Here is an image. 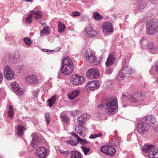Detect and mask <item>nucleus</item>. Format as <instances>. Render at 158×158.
Masks as SVG:
<instances>
[{
    "instance_id": "nucleus-37",
    "label": "nucleus",
    "mask_w": 158,
    "mask_h": 158,
    "mask_svg": "<svg viewBox=\"0 0 158 158\" xmlns=\"http://www.w3.org/2000/svg\"><path fill=\"white\" fill-rule=\"evenodd\" d=\"M25 130V129L24 126H19L18 128V134L22 136L23 134V133L24 130Z\"/></svg>"
},
{
    "instance_id": "nucleus-5",
    "label": "nucleus",
    "mask_w": 158,
    "mask_h": 158,
    "mask_svg": "<svg viewBox=\"0 0 158 158\" xmlns=\"http://www.w3.org/2000/svg\"><path fill=\"white\" fill-rule=\"evenodd\" d=\"M132 72V69L128 66L122 67L121 70L117 77V79L121 81L126 77H129Z\"/></svg>"
},
{
    "instance_id": "nucleus-61",
    "label": "nucleus",
    "mask_w": 158,
    "mask_h": 158,
    "mask_svg": "<svg viewBox=\"0 0 158 158\" xmlns=\"http://www.w3.org/2000/svg\"><path fill=\"white\" fill-rule=\"evenodd\" d=\"M33 0H25L27 2H31Z\"/></svg>"
},
{
    "instance_id": "nucleus-46",
    "label": "nucleus",
    "mask_w": 158,
    "mask_h": 158,
    "mask_svg": "<svg viewBox=\"0 0 158 158\" xmlns=\"http://www.w3.org/2000/svg\"><path fill=\"white\" fill-rule=\"evenodd\" d=\"M127 66H128V63H126V59H123L122 62V67H126Z\"/></svg>"
},
{
    "instance_id": "nucleus-4",
    "label": "nucleus",
    "mask_w": 158,
    "mask_h": 158,
    "mask_svg": "<svg viewBox=\"0 0 158 158\" xmlns=\"http://www.w3.org/2000/svg\"><path fill=\"white\" fill-rule=\"evenodd\" d=\"M114 55L115 53L113 52L109 54L108 55L105 63L106 65V67L105 73V74L110 75L112 72L113 70L112 69L108 67H109L113 64L115 60V58L114 56Z\"/></svg>"
},
{
    "instance_id": "nucleus-21",
    "label": "nucleus",
    "mask_w": 158,
    "mask_h": 158,
    "mask_svg": "<svg viewBox=\"0 0 158 158\" xmlns=\"http://www.w3.org/2000/svg\"><path fill=\"white\" fill-rule=\"evenodd\" d=\"M19 58L18 52H17L13 54H10L8 57L9 60L12 62H17Z\"/></svg>"
},
{
    "instance_id": "nucleus-36",
    "label": "nucleus",
    "mask_w": 158,
    "mask_h": 158,
    "mask_svg": "<svg viewBox=\"0 0 158 158\" xmlns=\"http://www.w3.org/2000/svg\"><path fill=\"white\" fill-rule=\"evenodd\" d=\"M88 142L85 140L83 139L80 138H77V144L80 143L81 145L83 146L88 144Z\"/></svg>"
},
{
    "instance_id": "nucleus-44",
    "label": "nucleus",
    "mask_w": 158,
    "mask_h": 158,
    "mask_svg": "<svg viewBox=\"0 0 158 158\" xmlns=\"http://www.w3.org/2000/svg\"><path fill=\"white\" fill-rule=\"evenodd\" d=\"M45 119L47 124H48L50 122V117L49 114H46L45 115Z\"/></svg>"
},
{
    "instance_id": "nucleus-55",
    "label": "nucleus",
    "mask_w": 158,
    "mask_h": 158,
    "mask_svg": "<svg viewBox=\"0 0 158 158\" xmlns=\"http://www.w3.org/2000/svg\"><path fill=\"white\" fill-rule=\"evenodd\" d=\"M147 39V38L146 36H143L141 39L140 40V43L141 44H142L143 43V41L144 40H146Z\"/></svg>"
},
{
    "instance_id": "nucleus-9",
    "label": "nucleus",
    "mask_w": 158,
    "mask_h": 158,
    "mask_svg": "<svg viewBox=\"0 0 158 158\" xmlns=\"http://www.w3.org/2000/svg\"><path fill=\"white\" fill-rule=\"evenodd\" d=\"M84 55L85 59L89 62L94 63L97 60V58L95 55L92 53L89 50H86Z\"/></svg>"
},
{
    "instance_id": "nucleus-22",
    "label": "nucleus",
    "mask_w": 158,
    "mask_h": 158,
    "mask_svg": "<svg viewBox=\"0 0 158 158\" xmlns=\"http://www.w3.org/2000/svg\"><path fill=\"white\" fill-rule=\"evenodd\" d=\"M147 48L150 50V52L152 54L156 53L158 48L153 43L149 42L147 44Z\"/></svg>"
},
{
    "instance_id": "nucleus-11",
    "label": "nucleus",
    "mask_w": 158,
    "mask_h": 158,
    "mask_svg": "<svg viewBox=\"0 0 158 158\" xmlns=\"http://www.w3.org/2000/svg\"><path fill=\"white\" fill-rule=\"evenodd\" d=\"M102 31L105 35H108L110 33H112L114 29L111 24L106 22L102 26Z\"/></svg>"
},
{
    "instance_id": "nucleus-14",
    "label": "nucleus",
    "mask_w": 158,
    "mask_h": 158,
    "mask_svg": "<svg viewBox=\"0 0 158 158\" xmlns=\"http://www.w3.org/2000/svg\"><path fill=\"white\" fill-rule=\"evenodd\" d=\"M142 120L148 126L150 127L155 122L156 119L152 115H148L144 117Z\"/></svg>"
},
{
    "instance_id": "nucleus-56",
    "label": "nucleus",
    "mask_w": 158,
    "mask_h": 158,
    "mask_svg": "<svg viewBox=\"0 0 158 158\" xmlns=\"http://www.w3.org/2000/svg\"><path fill=\"white\" fill-rule=\"evenodd\" d=\"M153 68H152L149 70V73L151 74L152 75L153 74Z\"/></svg>"
},
{
    "instance_id": "nucleus-1",
    "label": "nucleus",
    "mask_w": 158,
    "mask_h": 158,
    "mask_svg": "<svg viewBox=\"0 0 158 158\" xmlns=\"http://www.w3.org/2000/svg\"><path fill=\"white\" fill-rule=\"evenodd\" d=\"M106 112L109 115L116 113L118 110L117 99L115 97L107 98L105 100Z\"/></svg>"
},
{
    "instance_id": "nucleus-3",
    "label": "nucleus",
    "mask_w": 158,
    "mask_h": 158,
    "mask_svg": "<svg viewBox=\"0 0 158 158\" xmlns=\"http://www.w3.org/2000/svg\"><path fill=\"white\" fill-rule=\"evenodd\" d=\"M146 31L147 34L152 35L158 32V21L151 20L147 23Z\"/></svg>"
},
{
    "instance_id": "nucleus-64",
    "label": "nucleus",
    "mask_w": 158,
    "mask_h": 158,
    "mask_svg": "<svg viewBox=\"0 0 158 158\" xmlns=\"http://www.w3.org/2000/svg\"><path fill=\"white\" fill-rule=\"evenodd\" d=\"M57 49H58V51H59V50H60V48H58Z\"/></svg>"
},
{
    "instance_id": "nucleus-8",
    "label": "nucleus",
    "mask_w": 158,
    "mask_h": 158,
    "mask_svg": "<svg viewBox=\"0 0 158 158\" xmlns=\"http://www.w3.org/2000/svg\"><path fill=\"white\" fill-rule=\"evenodd\" d=\"M99 73L97 69L92 68L87 70L86 73V76L89 78H97L99 77Z\"/></svg>"
},
{
    "instance_id": "nucleus-58",
    "label": "nucleus",
    "mask_w": 158,
    "mask_h": 158,
    "mask_svg": "<svg viewBox=\"0 0 158 158\" xmlns=\"http://www.w3.org/2000/svg\"><path fill=\"white\" fill-rule=\"evenodd\" d=\"M3 78L2 75L0 73V82L2 81Z\"/></svg>"
},
{
    "instance_id": "nucleus-42",
    "label": "nucleus",
    "mask_w": 158,
    "mask_h": 158,
    "mask_svg": "<svg viewBox=\"0 0 158 158\" xmlns=\"http://www.w3.org/2000/svg\"><path fill=\"white\" fill-rule=\"evenodd\" d=\"M102 135V133L100 132L98 134H96L94 135H91L89 137V138L95 139L97 137H101Z\"/></svg>"
},
{
    "instance_id": "nucleus-19",
    "label": "nucleus",
    "mask_w": 158,
    "mask_h": 158,
    "mask_svg": "<svg viewBox=\"0 0 158 158\" xmlns=\"http://www.w3.org/2000/svg\"><path fill=\"white\" fill-rule=\"evenodd\" d=\"M31 136L32 139L31 143V145L32 147H36L41 143V141L36 133H33Z\"/></svg>"
},
{
    "instance_id": "nucleus-45",
    "label": "nucleus",
    "mask_w": 158,
    "mask_h": 158,
    "mask_svg": "<svg viewBox=\"0 0 158 158\" xmlns=\"http://www.w3.org/2000/svg\"><path fill=\"white\" fill-rule=\"evenodd\" d=\"M32 15L31 13L29 15H28L27 17L26 18V21L29 23H31L32 22Z\"/></svg>"
},
{
    "instance_id": "nucleus-28",
    "label": "nucleus",
    "mask_w": 158,
    "mask_h": 158,
    "mask_svg": "<svg viewBox=\"0 0 158 158\" xmlns=\"http://www.w3.org/2000/svg\"><path fill=\"white\" fill-rule=\"evenodd\" d=\"M154 145H152L145 144L143 147L142 150L146 153L149 152L151 151Z\"/></svg>"
},
{
    "instance_id": "nucleus-17",
    "label": "nucleus",
    "mask_w": 158,
    "mask_h": 158,
    "mask_svg": "<svg viewBox=\"0 0 158 158\" xmlns=\"http://www.w3.org/2000/svg\"><path fill=\"white\" fill-rule=\"evenodd\" d=\"M26 81L27 83L32 86L37 84L38 82L36 76L34 75H31L27 76L26 78Z\"/></svg>"
},
{
    "instance_id": "nucleus-59",
    "label": "nucleus",
    "mask_w": 158,
    "mask_h": 158,
    "mask_svg": "<svg viewBox=\"0 0 158 158\" xmlns=\"http://www.w3.org/2000/svg\"><path fill=\"white\" fill-rule=\"evenodd\" d=\"M49 51H50L49 50V49H43V52H49Z\"/></svg>"
},
{
    "instance_id": "nucleus-40",
    "label": "nucleus",
    "mask_w": 158,
    "mask_h": 158,
    "mask_svg": "<svg viewBox=\"0 0 158 158\" xmlns=\"http://www.w3.org/2000/svg\"><path fill=\"white\" fill-rule=\"evenodd\" d=\"M81 148L84 152V154L86 155L87 154V153L90 151V149L85 146H81Z\"/></svg>"
},
{
    "instance_id": "nucleus-54",
    "label": "nucleus",
    "mask_w": 158,
    "mask_h": 158,
    "mask_svg": "<svg viewBox=\"0 0 158 158\" xmlns=\"http://www.w3.org/2000/svg\"><path fill=\"white\" fill-rule=\"evenodd\" d=\"M114 145L117 147H119L120 145L119 142L118 140H116L115 141V142L114 143Z\"/></svg>"
},
{
    "instance_id": "nucleus-47",
    "label": "nucleus",
    "mask_w": 158,
    "mask_h": 158,
    "mask_svg": "<svg viewBox=\"0 0 158 158\" xmlns=\"http://www.w3.org/2000/svg\"><path fill=\"white\" fill-rule=\"evenodd\" d=\"M72 14L73 16H78L81 15L79 12L76 11L73 12Z\"/></svg>"
},
{
    "instance_id": "nucleus-52",
    "label": "nucleus",
    "mask_w": 158,
    "mask_h": 158,
    "mask_svg": "<svg viewBox=\"0 0 158 158\" xmlns=\"http://www.w3.org/2000/svg\"><path fill=\"white\" fill-rule=\"evenodd\" d=\"M155 69L156 72H158V61L155 63Z\"/></svg>"
},
{
    "instance_id": "nucleus-20",
    "label": "nucleus",
    "mask_w": 158,
    "mask_h": 158,
    "mask_svg": "<svg viewBox=\"0 0 158 158\" xmlns=\"http://www.w3.org/2000/svg\"><path fill=\"white\" fill-rule=\"evenodd\" d=\"M148 156L150 158H158V148L154 146L149 152Z\"/></svg>"
},
{
    "instance_id": "nucleus-30",
    "label": "nucleus",
    "mask_w": 158,
    "mask_h": 158,
    "mask_svg": "<svg viewBox=\"0 0 158 158\" xmlns=\"http://www.w3.org/2000/svg\"><path fill=\"white\" fill-rule=\"evenodd\" d=\"M70 158H81V155L77 151H71Z\"/></svg>"
},
{
    "instance_id": "nucleus-51",
    "label": "nucleus",
    "mask_w": 158,
    "mask_h": 158,
    "mask_svg": "<svg viewBox=\"0 0 158 158\" xmlns=\"http://www.w3.org/2000/svg\"><path fill=\"white\" fill-rule=\"evenodd\" d=\"M83 129H82V133H84V136L85 135V133L87 132V129L86 128H85V127L83 126Z\"/></svg>"
},
{
    "instance_id": "nucleus-6",
    "label": "nucleus",
    "mask_w": 158,
    "mask_h": 158,
    "mask_svg": "<svg viewBox=\"0 0 158 158\" xmlns=\"http://www.w3.org/2000/svg\"><path fill=\"white\" fill-rule=\"evenodd\" d=\"M145 98V94L143 92L138 93L133 95L131 94L127 97V98L131 102L134 103H136L143 100Z\"/></svg>"
},
{
    "instance_id": "nucleus-41",
    "label": "nucleus",
    "mask_w": 158,
    "mask_h": 158,
    "mask_svg": "<svg viewBox=\"0 0 158 158\" xmlns=\"http://www.w3.org/2000/svg\"><path fill=\"white\" fill-rule=\"evenodd\" d=\"M107 146L105 145L102 146L100 148V151L101 152L105 153L106 155V153H107L106 152H107V149L108 148V147H107Z\"/></svg>"
},
{
    "instance_id": "nucleus-24",
    "label": "nucleus",
    "mask_w": 158,
    "mask_h": 158,
    "mask_svg": "<svg viewBox=\"0 0 158 158\" xmlns=\"http://www.w3.org/2000/svg\"><path fill=\"white\" fill-rule=\"evenodd\" d=\"M136 2L139 5L138 10L137 11L138 13L142 11L147 5L146 3L143 2L142 0H136Z\"/></svg>"
},
{
    "instance_id": "nucleus-25",
    "label": "nucleus",
    "mask_w": 158,
    "mask_h": 158,
    "mask_svg": "<svg viewBox=\"0 0 158 158\" xmlns=\"http://www.w3.org/2000/svg\"><path fill=\"white\" fill-rule=\"evenodd\" d=\"M85 30L88 36L89 37H94L95 36L97 33V31L93 29L91 27H86Z\"/></svg>"
},
{
    "instance_id": "nucleus-12",
    "label": "nucleus",
    "mask_w": 158,
    "mask_h": 158,
    "mask_svg": "<svg viewBox=\"0 0 158 158\" xmlns=\"http://www.w3.org/2000/svg\"><path fill=\"white\" fill-rule=\"evenodd\" d=\"M10 86L17 95H22L24 93L23 90L20 88L18 83L16 82H13L11 84Z\"/></svg>"
},
{
    "instance_id": "nucleus-18",
    "label": "nucleus",
    "mask_w": 158,
    "mask_h": 158,
    "mask_svg": "<svg viewBox=\"0 0 158 158\" xmlns=\"http://www.w3.org/2000/svg\"><path fill=\"white\" fill-rule=\"evenodd\" d=\"M36 154L40 158H45L47 153L46 148L44 147H40L36 150Z\"/></svg>"
},
{
    "instance_id": "nucleus-43",
    "label": "nucleus",
    "mask_w": 158,
    "mask_h": 158,
    "mask_svg": "<svg viewBox=\"0 0 158 158\" xmlns=\"http://www.w3.org/2000/svg\"><path fill=\"white\" fill-rule=\"evenodd\" d=\"M24 41L25 44L28 45H29L31 44V40L29 38H25L24 39Z\"/></svg>"
},
{
    "instance_id": "nucleus-15",
    "label": "nucleus",
    "mask_w": 158,
    "mask_h": 158,
    "mask_svg": "<svg viewBox=\"0 0 158 158\" xmlns=\"http://www.w3.org/2000/svg\"><path fill=\"white\" fill-rule=\"evenodd\" d=\"M90 117V115L87 113H85L81 114L77 118V121L79 125H82L85 123Z\"/></svg>"
},
{
    "instance_id": "nucleus-38",
    "label": "nucleus",
    "mask_w": 158,
    "mask_h": 158,
    "mask_svg": "<svg viewBox=\"0 0 158 158\" xmlns=\"http://www.w3.org/2000/svg\"><path fill=\"white\" fill-rule=\"evenodd\" d=\"M58 151L60 153L64 155L66 157L69 156L70 153V151L69 150H67V151H64L63 150H62L60 149H58Z\"/></svg>"
},
{
    "instance_id": "nucleus-32",
    "label": "nucleus",
    "mask_w": 158,
    "mask_h": 158,
    "mask_svg": "<svg viewBox=\"0 0 158 158\" xmlns=\"http://www.w3.org/2000/svg\"><path fill=\"white\" fill-rule=\"evenodd\" d=\"M61 120L64 123H67L69 122V119L67 115L64 113H62L60 114Z\"/></svg>"
},
{
    "instance_id": "nucleus-57",
    "label": "nucleus",
    "mask_w": 158,
    "mask_h": 158,
    "mask_svg": "<svg viewBox=\"0 0 158 158\" xmlns=\"http://www.w3.org/2000/svg\"><path fill=\"white\" fill-rule=\"evenodd\" d=\"M13 108L12 106H10L9 107V110L8 111H12Z\"/></svg>"
},
{
    "instance_id": "nucleus-31",
    "label": "nucleus",
    "mask_w": 158,
    "mask_h": 158,
    "mask_svg": "<svg viewBox=\"0 0 158 158\" xmlns=\"http://www.w3.org/2000/svg\"><path fill=\"white\" fill-rule=\"evenodd\" d=\"M56 99V96H53L47 100L48 105L49 107H51L55 103Z\"/></svg>"
},
{
    "instance_id": "nucleus-34",
    "label": "nucleus",
    "mask_w": 158,
    "mask_h": 158,
    "mask_svg": "<svg viewBox=\"0 0 158 158\" xmlns=\"http://www.w3.org/2000/svg\"><path fill=\"white\" fill-rule=\"evenodd\" d=\"M83 126L82 125H79L78 126H77L76 127L75 130L77 133L80 134L81 136H84V133H82V129Z\"/></svg>"
},
{
    "instance_id": "nucleus-60",
    "label": "nucleus",
    "mask_w": 158,
    "mask_h": 158,
    "mask_svg": "<svg viewBox=\"0 0 158 158\" xmlns=\"http://www.w3.org/2000/svg\"><path fill=\"white\" fill-rule=\"evenodd\" d=\"M127 98V96L125 94H123V97H122L123 98Z\"/></svg>"
},
{
    "instance_id": "nucleus-16",
    "label": "nucleus",
    "mask_w": 158,
    "mask_h": 158,
    "mask_svg": "<svg viewBox=\"0 0 158 158\" xmlns=\"http://www.w3.org/2000/svg\"><path fill=\"white\" fill-rule=\"evenodd\" d=\"M4 74L6 78L8 80H11L13 78L14 73L10 68L6 65L4 69Z\"/></svg>"
},
{
    "instance_id": "nucleus-35",
    "label": "nucleus",
    "mask_w": 158,
    "mask_h": 158,
    "mask_svg": "<svg viewBox=\"0 0 158 158\" xmlns=\"http://www.w3.org/2000/svg\"><path fill=\"white\" fill-rule=\"evenodd\" d=\"M93 16L94 19L97 21L101 20L102 19V16L97 12L93 13Z\"/></svg>"
},
{
    "instance_id": "nucleus-48",
    "label": "nucleus",
    "mask_w": 158,
    "mask_h": 158,
    "mask_svg": "<svg viewBox=\"0 0 158 158\" xmlns=\"http://www.w3.org/2000/svg\"><path fill=\"white\" fill-rule=\"evenodd\" d=\"M39 92V90H36V91H32V93L33 95L35 97H36L38 95V93Z\"/></svg>"
},
{
    "instance_id": "nucleus-7",
    "label": "nucleus",
    "mask_w": 158,
    "mask_h": 158,
    "mask_svg": "<svg viewBox=\"0 0 158 158\" xmlns=\"http://www.w3.org/2000/svg\"><path fill=\"white\" fill-rule=\"evenodd\" d=\"M85 81L84 77L75 74L73 75L71 79V83L75 85H79L83 83Z\"/></svg>"
},
{
    "instance_id": "nucleus-2",
    "label": "nucleus",
    "mask_w": 158,
    "mask_h": 158,
    "mask_svg": "<svg viewBox=\"0 0 158 158\" xmlns=\"http://www.w3.org/2000/svg\"><path fill=\"white\" fill-rule=\"evenodd\" d=\"M60 70L62 73L67 75L73 71V64L72 60L68 57L64 58L61 62Z\"/></svg>"
},
{
    "instance_id": "nucleus-39",
    "label": "nucleus",
    "mask_w": 158,
    "mask_h": 158,
    "mask_svg": "<svg viewBox=\"0 0 158 158\" xmlns=\"http://www.w3.org/2000/svg\"><path fill=\"white\" fill-rule=\"evenodd\" d=\"M66 143L71 145L73 146H76L77 144V141H75L73 139H71L70 140L67 141L65 142Z\"/></svg>"
},
{
    "instance_id": "nucleus-33",
    "label": "nucleus",
    "mask_w": 158,
    "mask_h": 158,
    "mask_svg": "<svg viewBox=\"0 0 158 158\" xmlns=\"http://www.w3.org/2000/svg\"><path fill=\"white\" fill-rule=\"evenodd\" d=\"M50 33L49 30V28L48 26L46 27H44L43 29L40 31V35L41 37H42L43 34L45 33L46 35H48Z\"/></svg>"
},
{
    "instance_id": "nucleus-29",
    "label": "nucleus",
    "mask_w": 158,
    "mask_h": 158,
    "mask_svg": "<svg viewBox=\"0 0 158 158\" xmlns=\"http://www.w3.org/2000/svg\"><path fill=\"white\" fill-rule=\"evenodd\" d=\"M58 32L59 33H63L65 31V26L62 22L59 21L58 22Z\"/></svg>"
},
{
    "instance_id": "nucleus-53",
    "label": "nucleus",
    "mask_w": 158,
    "mask_h": 158,
    "mask_svg": "<svg viewBox=\"0 0 158 158\" xmlns=\"http://www.w3.org/2000/svg\"><path fill=\"white\" fill-rule=\"evenodd\" d=\"M8 117L10 118H12L14 115L13 112L12 111H8Z\"/></svg>"
},
{
    "instance_id": "nucleus-63",
    "label": "nucleus",
    "mask_w": 158,
    "mask_h": 158,
    "mask_svg": "<svg viewBox=\"0 0 158 158\" xmlns=\"http://www.w3.org/2000/svg\"><path fill=\"white\" fill-rule=\"evenodd\" d=\"M50 51H49V52H52L53 51V50H49Z\"/></svg>"
},
{
    "instance_id": "nucleus-50",
    "label": "nucleus",
    "mask_w": 158,
    "mask_h": 158,
    "mask_svg": "<svg viewBox=\"0 0 158 158\" xmlns=\"http://www.w3.org/2000/svg\"><path fill=\"white\" fill-rule=\"evenodd\" d=\"M70 134H71V135L73 136H74L75 137L77 138H77H80L78 135L75 133L74 132H71L70 133Z\"/></svg>"
},
{
    "instance_id": "nucleus-62",
    "label": "nucleus",
    "mask_w": 158,
    "mask_h": 158,
    "mask_svg": "<svg viewBox=\"0 0 158 158\" xmlns=\"http://www.w3.org/2000/svg\"><path fill=\"white\" fill-rule=\"evenodd\" d=\"M98 107H102V105L101 104L99 105L98 106Z\"/></svg>"
},
{
    "instance_id": "nucleus-27",
    "label": "nucleus",
    "mask_w": 158,
    "mask_h": 158,
    "mask_svg": "<svg viewBox=\"0 0 158 158\" xmlns=\"http://www.w3.org/2000/svg\"><path fill=\"white\" fill-rule=\"evenodd\" d=\"M31 13L32 15H35L34 16V18L37 20L40 19L42 16V13L40 10L37 11H31Z\"/></svg>"
},
{
    "instance_id": "nucleus-26",
    "label": "nucleus",
    "mask_w": 158,
    "mask_h": 158,
    "mask_svg": "<svg viewBox=\"0 0 158 158\" xmlns=\"http://www.w3.org/2000/svg\"><path fill=\"white\" fill-rule=\"evenodd\" d=\"M80 93V91L76 90L70 93L68 96V98L71 100L74 99Z\"/></svg>"
},
{
    "instance_id": "nucleus-10",
    "label": "nucleus",
    "mask_w": 158,
    "mask_h": 158,
    "mask_svg": "<svg viewBox=\"0 0 158 158\" xmlns=\"http://www.w3.org/2000/svg\"><path fill=\"white\" fill-rule=\"evenodd\" d=\"M99 87V81L98 80L93 81L89 82L85 86L87 90H94Z\"/></svg>"
},
{
    "instance_id": "nucleus-13",
    "label": "nucleus",
    "mask_w": 158,
    "mask_h": 158,
    "mask_svg": "<svg viewBox=\"0 0 158 158\" xmlns=\"http://www.w3.org/2000/svg\"><path fill=\"white\" fill-rule=\"evenodd\" d=\"M148 131V126L142 120L138 123V131L141 134H143Z\"/></svg>"
},
{
    "instance_id": "nucleus-23",
    "label": "nucleus",
    "mask_w": 158,
    "mask_h": 158,
    "mask_svg": "<svg viewBox=\"0 0 158 158\" xmlns=\"http://www.w3.org/2000/svg\"><path fill=\"white\" fill-rule=\"evenodd\" d=\"M108 147L107 150V152H106V155H108L110 156H113L115 155L116 153V150L113 147L110 145H107Z\"/></svg>"
},
{
    "instance_id": "nucleus-49",
    "label": "nucleus",
    "mask_w": 158,
    "mask_h": 158,
    "mask_svg": "<svg viewBox=\"0 0 158 158\" xmlns=\"http://www.w3.org/2000/svg\"><path fill=\"white\" fill-rule=\"evenodd\" d=\"M151 3L156 5L158 3V0H149Z\"/></svg>"
}]
</instances>
